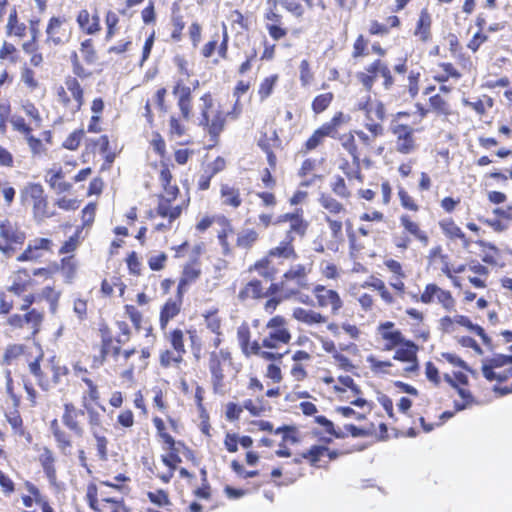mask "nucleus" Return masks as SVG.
Wrapping results in <instances>:
<instances>
[{"label": "nucleus", "instance_id": "nucleus-5", "mask_svg": "<svg viewBox=\"0 0 512 512\" xmlns=\"http://www.w3.org/2000/svg\"><path fill=\"white\" fill-rule=\"evenodd\" d=\"M172 168L173 164L167 160L160 161L158 180L162 192L157 195L156 207L148 212L150 220H154L157 217L161 218V221L153 227L154 231L159 233L171 231L174 223L181 217L183 211L189 205V200L182 204H173L180 195V188L174 180Z\"/></svg>", "mask_w": 512, "mask_h": 512}, {"label": "nucleus", "instance_id": "nucleus-8", "mask_svg": "<svg viewBox=\"0 0 512 512\" xmlns=\"http://www.w3.org/2000/svg\"><path fill=\"white\" fill-rule=\"evenodd\" d=\"M265 334L261 339L262 359L281 360L290 350L282 351L292 340L289 322L283 315H273L264 326Z\"/></svg>", "mask_w": 512, "mask_h": 512}, {"label": "nucleus", "instance_id": "nucleus-13", "mask_svg": "<svg viewBox=\"0 0 512 512\" xmlns=\"http://www.w3.org/2000/svg\"><path fill=\"white\" fill-rule=\"evenodd\" d=\"M31 284V277L28 270L19 269L15 273L9 291L14 293L16 298H21L19 309L24 311V314H14L8 318L7 323L13 328H22L32 320V310H29L32 305V294H26Z\"/></svg>", "mask_w": 512, "mask_h": 512}, {"label": "nucleus", "instance_id": "nucleus-50", "mask_svg": "<svg viewBox=\"0 0 512 512\" xmlns=\"http://www.w3.org/2000/svg\"><path fill=\"white\" fill-rule=\"evenodd\" d=\"M480 249L481 252V263L491 267L502 266L501 250L492 242L478 239L474 242Z\"/></svg>", "mask_w": 512, "mask_h": 512}, {"label": "nucleus", "instance_id": "nucleus-53", "mask_svg": "<svg viewBox=\"0 0 512 512\" xmlns=\"http://www.w3.org/2000/svg\"><path fill=\"white\" fill-rule=\"evenodd\" d=\"M413 35L422 43L432 40V16L427 7L420 10Z\"/></svg>", "mask_w": 512, "mask_h": 512}, {"label": "nucleus", "instance_id": "nucleus-56", "mask_svg": "<svg viewBox=\"0 0 512 512\" xmlns=\"http://www.w3.org/2000/svg\"><path fill=\"white\" fill-rule=\"evenodd\" d=\"M260 240V233L255 228H243L236 233L234 251L236 249L249 252Z\"/></svg>", "mask_w": 512, "mask_h": 512}, {"label": "nucleus", "instance_id": "nucleus-60", "mask_svg": "<svg viewBox=\"0 0 512 512\" xmlns=\"http://www.w3.org/2000/svg\"><path fill=\"white\" fill-rule=\"evenodd\" d=\"M350 121V116L345 114L342 111H338L334 113L332 118L324 122L321 126H319L323 132L327 135V137H331L333 139H338L341 135H339L340 128L347 124Z\"/></svg>", "mask_w": 512, "mask_h": 512}, {"label": "nucleus", "instance_id": "nucleus-59", "mask_svg": "<svg viewBox=\"0 0 512 512\" xmlns=\"http://www.w3.org/2000/svg\"><path fill=\"white\" fill-rule=\"evenodd\" d=\"M50 431L54 437V440L56 442L58 449L63 454L70 453L72 446H73L71 436L67 431H65L62 428L58 419L54 418L50 422Z\"/></svg>", "mask_w": 512, "mask_h": 512}, {"label": "nucleus", "instance_id": "nucleus-26", "mask_svg": "<svg viewBox=\"0 0 512 512\" xmlns=\"http://www.w3.org/2000/svg\"><path fill=\"white\" fill-rule=\"evenodd\" d=\"M292 318L299 324L305 325L306 327H318L326 325V328L334 336L339 334L341 325L336 322L328 323V316L311 308L295 307L292 310Z\"/></svg>", "mask_w": 512, "mask_h": 512}, {"label": "nucleus", "instance_id": "nucleus-17", "mask_svg": "<svg viewBox=\"0 0 512 512\" xmlns=\"http://www.w3.org/2000/svg\"><path fill=\"white\" fill-rule=\"evenodd\" d=\"M318 202L324 209V220L330 229L332 237L335 239L342 238V218L347 214L345 205L329 193H322L318 198Z\"/></svg>", "mask_w": 512, "mask_h": 512}, {"label": "nucleus", "instance_id": "nucleus-38", "mask_svg": "<svg viewBox=\"0 0 512 512\" xmlns=\"http://www.w3.org/2000/svg\"><path fill=\"white\" fill-rule=\"evenodd\" d=\"M508 178L512 179V169L509 170ZM492 218H479V221L496 233L506 231L512 221V205L506 208L497 207L492 211Z\"/></svg>", "mask_w": 512, "mask_h": 512}, {"label": "nucleus", "instance_id": "nucleus-2", "mask_svg": "<svg viewBox=\"0 0 512 512\" xmlns=\"http://www.w3.org/2000/svg\"><path fill=\"white\" fill-rule=\"evenodd\" d=\"M115 325L119 330L117 337L113 336L107 324L100 325V349L92 359V367L99 368L111 362L114 370H121L122 378L131 380L136 372L140 373L148 367L151 350L149 347L122 349V345L130 341L132 330L124 320L116 321Z\"/></svg>", "mask_w": 512, "mask_h": 512}, {"label": "nucleus", "instance_id": "nucleus-28", "mask_svg": "<svg viewBox=\"0 0 512 512\" xmlns=\"http://www.w3.org/2000/svg\"><path fill=\"white\" fill-rule=\"evenodd\" d=\"M64 373L60 366L55 365L54 358L44 359L41 355L34 360V376L37 378L38 385L44 390L58 383L60 376Z\"/></svg>", "mask_w": 512, "mask_h": 512}, {"label": "nucleus", "instance_id": "nucleus-6", "mask_svg": "<svg viewBox=\"0 0 512 512\" xmlns=\"http://www.w3.org/2000/svg\"><path fill=\"white\" fill-rule=\"evenodd\" d=\"M201 106L198 116V126L209 136L211 146L219 143L220 136L231 121L240 118V109L238 103L233 105L230 110H225L220 104L215 106L214 97L211 92H205L201 97Z\"/></svg>", "mask_w": 512, "mask_h": 512}, {"label": "nucleus", "instance_id": "nucleus-12", "mask_svg": "<svg viewBox=\"0 0 512 512\" xmlns=\"http://www.w3.org/2000/svg\"><path fill=\"white\" fill-rule=\"evenodd\" d=\"M57 105L62 109V117L73 119L85 103V91L80 81L72 75L65 76L63 83L54 88Z\"/></svg>", "mask_w": 512, "mask_h": 512}, {"label": "nucleus", "instance_id": "nucleus-64", "mask_svg": "<svg viewBox=\"0 0 512 512\" xmlns=\"http://www.w3.org/2000/svg\"><path fill=\"white\" fill-rule=\"evenodd\" d=\"M186 333L189 338L191 353L196 361H200L207 354L204 337L194 327H190Z\"/></svg>", "mask_w": 512, "mask_h": 512}, {"label": "nucleus", "instance_id": "nucleus-25", "mask_svg": "<svg viewBox=\"0 0 512 512\" xmlns=\"http://www.w3.org/2000/svg\"><path fill=\"white\" fill-rule=\"evenodd\" d=\"M86 419L89 431L95 440L96 456L100 461H106L109 439L105 435L107 429L104 427L103 415L96 409H88V418Z\"/></svg>", "mask_w": 512, "mask_h": 512}, {"label": "nucleus", "instance_id": "nucleus-43", "mask_svg": "<svg viewBox=\"0 0 512 512\" xmlns=\"http://www.w3.org/2000/svg\"><path fill=\"white\" fill-rule=\"evenodd\" d=\"M267 298L266 288L263 282L258 278H253L247 281L238 291L237 299L241 303L251 301H261Z\"/></svg>", "mask_w": 512, "mask_h": 512}, {"label": "nucleus", "instance_id": "nucleus-57", "mask_svg": "<svg viewBox=\"0 0 512 512\" xmlns=\"http://www.w3.org/2000/svg\"><path fill=\"white\" fill-rule=\"evenodd\" d=\"M401 25V19L397 15L388 16L386 23H381L377 19H373L369 23L368 34L370 36L384 37L390 33L391 29H400Z\"/></svg>", "mask_w": 512, "mask_h": 512}, {"label": "nucleus", "instance_id": "nucleus-46", "mask_svg": "<svg viewBox=\"0 0 512 512\" xmlns=\"http://www.w3.org/2000/svg\"><path fill=\"white\" fill-rule=\"evenodd\" d=\"M428 104L431 107V113L443 121H449L452 116L456 115V111L449 99L443 94L436 93L428 98Z\"/></svg>", "mask_w": 512, "mask_h": 512}, {"label": "nucleus", "instance_id": "nucleus-18", "mask_svg": "<svg viewBox=\"0 0 512 512\" xmlns=\"http://www.w3.org/2000/svg\"><path fill=\"white\" fill-rule=\"evenodd\" d=\"M232 353L228 348L213 349L208 353V369L211 375V385L214 394L224 395L226 393V376L223 364L232 362Z\"/></svg>", "mask_w": 512, "mask_h": 512}, {"label": "nucleus", "instance_id": "nucleus-31", "mask_svg": "<svg viewBox=\"0 0 512 512\" xmlns=\"http://www.w3.org/2000/svg\"><path fill=\"white\" fill-rule=\"evenodd\" d=\"M183 302L184 295L178 294V291H176L174 296L167 298L161 305L158 318L161 331L165 332L170 322L180 316L183 310Z\"/></svg>", "mask_w": 512, "mask_h": 512}, {"label": "nucleus", "instance_id": "nucleus-27", "mask_svg": "<svg viewBox=\"0 0 512 512\" xmlns=\"http://www.w3.org/2000/svg\"><path fill=\"white\" fill-rule=\"evenodd\" d=\"M459 327H464L468 331L479 336L483 340V343L486 344L489 342V338L486 335L485 330L480 325L474 324L466 315H445L439 319V330L444 334H455Z\"/></svg>", "mask_w": 512, "mask_h": 512}, {"label": "nucleus", "instance_id": "nucleus-33", "mask_svg": "<svg viewBox=\"0 0 512 512\" xmlns=\"http://www.w3.org/2000/svg\"><path fill=\"white\" fill-rule=\"evenodd\" d=\"M151 421L155 429V437L161 445L175 439L173 434L180 433L181 422L176 417L167 415L165 420L155 415L152 417Z\"/></svg>", "mask_w": 512, "mask_h": 512}, {"label": "nucleus", "instance_id": "nucleus-45", "mask_svg": "<svg viewBox=\"0 0 512 512\" xmlns=\"http://www.w3.org/2000/svg\"><path fill=\"white\" fill-rule=\"evenodd\" d=\"M405 314L415 322L411 328L413 338L421 343L427 342L430 338V330L424 323V313L417 308L409 307L405 310Z\"/></svg>", "mask_w": 512, "mask_h": 512}, {"label": "nucleus", "instance_id": "nucleus-42", "mask_svg": "<svg viewBox=\"0 0 512 512\" xmlns=\"http://www.w3.org/2000/svg\"><path fill=\"white\" fill-rule=\"evenodd\" d=\"M48 41L58 45L69 39L71 29L67 19L62 17H52L46 28Z\"/></svg>", "mask_w": 512, "mask_h": 512}, {"label": "nucleus", "instance_id": "nucleus-40", "mask_svg": "<svg viewBox=\"0 0 512 512\" xmlns=\"http://www.w3.org/2000/svg\"><path fill=\"white\" fill-rule=\"evenodd\" d=\"M220 204L233 211L238 210L244 203L241 189L236 183L221 182L219 184Z\"/></svg>", "mask_w": 512, "mask_h": 512}, {"label": "nucleus", "instance_id": "nucleus-62", "mask_svg": "<svg viewBox=\"0 0 512 512\" xmlns=\"http://www.w3.org/2000/svg\"><path fill=\"white\" fill-rule=\"evenodd\" d=\"M439 71L433 76V80L439 84H444L449 80L459 81L463 73L451 62H441L438 64Z\"/></svg>", "mask_w": 512, "mask_h": 512}, {"label": "nucleus", "instance_id": "nucleus-61", "mask_svg": "<svg viewBox=\"0 0 512 512\" xmlns=\"http://www.w3.org/2000/svg\"><path fill=\"white\" fill-rule=\"evenodd\" d=\"M45 180L58 193L68 192L72 188V184L65 181V174L60 167L47 170Z\"/></svg>", "mask_w": 512, "mask_h": 512}, {"label": "nucleus", "instance_id": "nucleus-3", "mask_svg": "<svg viewBox=\"0 0 512 512\" xmlns=\"http://www.w3.org/2000/svg\"><path fill=\"white\" fill-rule=\"evenodd\" d=\"M282 221H289V228L285 231L284 238L248 268L249 272L256 273L266 281H274L286 261L298 259L296 238H304L310 226L302 208L282 213L277 222Z\"/></svg>", "mask_w": 512, "mask_h": 512}, {"label": "nucleus", "instance_id": "nucleus-9", "mask_svg": "<svg viewBox=\"0 0 512 512\" xmlns=\"http://www.w3.org/2000/svg\"><path fill=\"white\" fill-rule=\"evenodd\" d=\"M81 381L87 388L81 397L83 408H78L72 402H66L63 405L62 414V423L80 438L85 434L84 419L88 418V409H95L92 404H98L101 399L99 387L93 379L84 375Z\"/></svg>", "mask_w": 512, "mask_h": 512}, {"label": "nucleus", "instance_id": "nucleus-36", "mask_svg": "<svg viewBox=\"0 0 512 512\" xmlns=\"http://www.w3.org/2000/svg\"><path fill=\"white\" fill-rule=\"evenodd\" d=\"M328 444L324 445H312L309 449L302 452L299 458H296V463H300L301 460H306L311 466L319 468L321 467V461L323 458H327L328 461L335 460L341 455L338 450H331L327 447Z\"/></svg>", "mask_w": 512, "mask_h": 512}, {"label": "nucleus", "instance_id": "nucleus-39", "mask_svg": "<svg viewBox=\"0 0 512 512\" xmlns=\"http://www.w3.org/2000/svg\"><path fill=\"white\" fill-rule=\"evenodd\" d=\"M218 226L219 229L217 230L216 238L221 247L222 254L224 256H233L234 246L230 238L233 236L236 237L237 232L235 226L232 220L224 214L219 218Z\"/></svg>", "mask_w": 512, "mask_h": 512}, {"label": "nucleus", "instance_id": "nucleus-19", "mask_svg": "<svg viewBox=\"0 0 512 512\" xmlns=\"http://www.w3.org/2000/svg\"><path fill=\"white\" fill-rule=\"evenodd\" d=\"M512 363V356L495 355L483 360L481 371L489 382H496V387L503 391V386L508 384L512 377V369L505 366Z\"/></svg>", "mask_w": 512, "mask_h": 512}, {"label": "nucleus", "instance_id": "nucleus-20", "mask_svg": "<svg viewBox=\"0 0 512 512\" xmlns=\"http://www.w3.org/2000/svg\"><path fill=\"white\" fill-rule=\"evenodd\" d=\"M356 109L364 112L367 120L364 127L373 137L377 138L384 134L382 122L386 118V109L382 102H373L370 93H367L365 99L356 104Z\"/></svg>", "mask_w": 512, "mask_h": 512}, {"label": "nucleus", "instance_id": "nucleus-35", "mask_svg": "<svg viewBox=\"0 0 512 512\" xmlns=\"http://www.w3.org/2000/svg\"><path fill=\"white\" fill-rule=\"evenodd\" d=\"M202 275L201 262L199 258L194 257L187 261L181 270V274L177 283L176 291L178 294L185 295L189 287L195 284Z\"/></svg>", "mask_w": 512, "mask_h": 512}, {"label": "nucleus", "instance_id": "nucleus-34", "mask_svg": "<svg viewBox=\"0 0 512 512\" xmlns=\"http://www.w3.org/2000/svg\"><path fill=\"white\" fill-rule=\"evenodd\" d=\"M378 341L383 344V350L392 351L404 338L403 333L393 321L387 320L380 322L375 330Z\"/></svg>", "mask_w": 512, "mask_h": 512}, {"label": "nucleus", "instance_id": "nucleus-63", "mask_svg": "<svg viewBox=\"0 0 512 512\" xmlns=\"http://www.w3.org/2000/svg\"><path fill=\"white\" fill-rule=\"evenodd\" d=\"M470 261L466 263L459 264L456 267H452L450 262L445 263L441 267V272L445 275L451 282L454 288L462 289L463 279L460 276L461 273H465L469 271Z\"/></svg>", "mask_w": 512, "mask_h": 512}, {"label": "nucleus", "instance_id": "nucleus-32", "mask_svg": "<svg viewBox=\"0 0 512 512\" xmlns=\"http://www.w3.org/2000/svg\"><path fill=\"white\" fill-rule=\"evenodd\" d=\"M201 316L205 328L214 335L209 346L218 349L224 342L223 318L220 315L219 308L211 307L205 310Z\"/></svg>", "mask_w": 512, "mask_h": 512}, {"label": "nucleus", "instance_id": "nucleus-22", "mask_svg": "<svg viewBox=\"0 0 512 512\" xmlns=\"http://www.w3.org/2000/svg\"><path fill=\"white\" fill-rule=\"evenodd\" d=\"M199 86L200 82L198 79H195L191 86L182 77H177L173 81L171 93L184 120H190L193 115V92Z\"/></svg>", "mask_w": 512, "mask_h": 512}, {"label": "nucleus", "instance_id": "nucleus-44", "mask_svg": "<svg viewBox=\"0 0 512 512\" xmlns=\"http://www.w3.org/2000/svg\"><path fill=\"white\" fill-rule=\"evenodd\" d=\"M312 358V354L305 350L292 352L291 360L293 363L290 368V375L295 381L302 382L308 377L307 368Z\"/></svg>", "mask_w": 512, "mask_h": 512}, {"label": "nucleus", "instance_id": "nucleus-37", "mask_svg": "<svg viewBox=\"0 0 512 512\" xmlns=\"http://www.w3.org/2000/svg\"><path fill=\"white\" fill-rule=\"evenodd\" d=\"M252 333L248 323H241L236 332V338L242 354L249 358L259 356L262 358L261 340H251Z\"/></svg>", "mask_w": 512, "mask_h": 512}, {"label": "nucleus", "instance_id": "nucleus-54", "mask_svg": "<svg viewBox=\"0 0 512 512\" xmlns=\"http://www.w3.org/2000/svg\"><path fill=\"white\" fill-rule=\"evenodd\" d=\"M76 22L80 30L87 35L98 34L102 29L99 15L90 14L87 9H81L78 12Z\"/></svg>", "mask_w": 512, "mask_h": 512}, {"label": "nucleus", "instance_id": "nucleus-29", "mask_svg": "<svg viewBox=\"0 0 512 512\" xmlns=\"http://www.w3.org/2000/svg\"><path fill=\"white\" fill-rule=\"evenodd\" d=\"M438 227L445 237L450 242L459 243L461 248L469 250L473 244V240L463 231L452 217H444L438 221Z\"/></svg>", "mask_w": 512, "mask_h": 512}, {"label": "nucleus", "instance_id": "nucleus-11", "mask_svg": "<svg viewBox=\"0 0 512 512\" xmlns=\"http://www.w3.org/2000/svg\"><path fill=\"white\" fill-rule=\"evenodd\" d=\"M164 453L160 455V461L165 466L164 471H155L154 477L163 484H168L173 479L178 466L182 463L183 456L192 465L198 466L199 460L195 451L184 441L173 439L161 445Z\"/></svg>", "mask_w": 512, "mask_h": 512}, {"label": "nucleus", "instance_id": "nucleus-7", "mask_svg": "<svg viewBox=\"0 0 512 512\" xmlns=\"http://www.w3.org/2000/svg\"><path fill=\"white\" fill-rule=\"evenodd\" d=\"M131 479L126 473H118L113 477V481L102 480L99 484L91 481L86 486L84 500L92 512H130L123 498L108 497L100 486L113 488L119 492L127 489V484Z\"/></svg>", "mask_w": 512, "mask_h": 512}, {"label": "nucleus", "instance_id": "nucleus-14", "mask_svg": "<svg viewBox=\"0 0 512 512\" xmlns=\"http://www.w3.org/2000/svg\"><path fill=\"white\" fill-rule=\"evenodd\" d=\"M399 224L402 228L401 232L393 233L391 236V242L396 249L404 252L410 248L413 241L423 247L428 246L430 243L428 232L411 215L401 214Z\"/></svg>", "mask_w": 512, "mask_h": 512}, {"label": "nucleus", "instance_id": "nucleus-52", "mask_svg": "<svg viewBox=\"0 0 512 512\" xmlns=\"http://www.w3.org/2000/svg\"><path fill=\"white\" fill-rule=\"evenodd\" d=\"M376 434V425L372 422H367L361 425L345 424L342 428H338L336 439L345 438L348 436L354 438H365L372 437Z\"/></svg>", "mask_w": 512, "mask_h": 512}, {"label": "nucleus", "instance_id": "nucleus-16", "mask_svg": "<svg viewBox=\"0 0 512 512\" xmlns=\"http://www.w3.org/2000/svg\"><path fill=\"white\" fill-rule=\"evenodd\" d=\"M375 139L372 134L368 135L360 129L350 130L338 138L341 147L351 156L353 163H363L366 167L370 166L371 160L365 156L364 151L372 147Z\"/></svg>", "mask_w": 512, "mask_h": 512}, {"label": "nucleus", "instance_id": "nucleus-55", "mask_svg": "<svg viewBox=\"0 0 512 512\" xmlns=\"http://www.w3.org/2000/svg\"><path fill=\"white\" fill-rule=\"evenodd\" d=\"M318 166V161L314 158H306L302 161L297 175L302 179L301 186L309 187L317 181L323 180V175L316 174L315 171Z\"/></svg>", "mask_w": 512, "mask_h": 512}, {"label": "nucleus", "instance_id": "nucleus-15", "mask_svg": "<svg viewBox=\"0 0 512 512\" xmlns=\"http://www.w3.org/2000/svg\"><path fill=\"white\" fill-rule=\"evenodd\" d=\"M378 78L382 79L384 90H391L395 86L396 79L392 70L389 64L381 58L374 59L363 70L355 74L356 81L367 93H371Z\"/></svg>", "mask_w": 512, "mask_h": 512}, {"label": "nucleus", "instance_id": "nucleus-23", "mask_svg": "<svg viewBox=\"0 0 512 512\" xmlns=\"http://www.w3.org/2000/svg\"><path fill=\"white\" fill-rule=\"evenodd\" d=\"M423 128H413L412 126L392 121L390 131L395 137V150L401 155H410L417 151L419 144L415 137V132H422Z\"/></svg>", "mask_w": 512, "mask_h": 512}, {"label": "nucleus", "instance_id": "nucleus-24", "mask_svg": "<svg viewBox=\"0 0 512 512\" xmlns=\"http://www.w3.org/2000/svg\"><path fill=\"white\" fill-rule=\"evenodd\" d=\"M311 293L315 300H312L311 305L322 310H329L332 316L339 315L344 307V300L336 289L317 283L311 288Z\"/></svg>", "mask_w": 512, "mask_h": 512}, {"label": "nucleus", "instance_id": "nucleus-49", "mask_svg": "<svg viewBox=\"0 0 512 512\" xmlns=\"http://www.w3.org/2000/svg\"><path fill=\"white\" fill-rule=\"evenodd\" d=\"M314 423L317 425L312 428V434L318 437L319 441L323 444H330L333 439H336L338 428L334 423L323 415L316 416Z\"/></svg>", "mask_w": 512, "mask_h": 512}, {"label": "nucleus", "instance_id": "nucleus-21", "mask_svg": "<svg viewBox=\"0 0 512 512\" xmlns=\"http://www.w3.org/2000/svg\"><path fill=\"white\" fill-rule=\"evenodd\" d=\"M26 240V233L17 223L5 219L0 221V251L11 257L21 250Z\"/></svg>", "mask_w": 512, "mask_h": 512}, {"label": "nucleus", "instance_id": "nucleus-47", "mask_svg": "<svg viewBox=\"0 0 512 512\" xmlns=\"http://www.w3.org/2000/svg\"><path fill=\"white\" fill-rule=\"evenodd\" d=\"M147 500L154 507H147L143 512H168L173 505L169 492L165 489L158 488L153 491L146 492Z\"/></svg>", "mask_w": 512, "mask_h": 512}, {"label": "nucleus", "instance_id": "nucleus-41", "mask_svg": "<svg viewBox=\"0 0 512 512\" xmlns=\"http://www.w3.org/2000/svg\"><path fill=\"white\" fill-rule=\"evenodd\" d=\"M395 352L393 355V359L409 363L410 365L406 368V371L408 372H415L418 370V359H417V353L419 350L418 345L409 339H406L405 337L402 339L401 344H399L395 348Z\"/></svg>", "mask_w": 512, "mask_h": 512}, {"label": "nucleus", "instance_id": "nucleus-4", "mask_svg": "<svg viewBox=\"0 0 512 512\" xmlns=\"http://www.w3.org/2000/svg\"><path fill=\"white\" fill-rule=\"evenodd\" d=\"M312 263H298L291 265L282 275L278 282L271 281L266 288L267 299L263 304V310L273 315L279 305L288 299H294L301 304H312V298L303 292L309 290V275L312 273Z\"/></svg>", "mask_w": 512, "mask_h": 512}, {"label": "nucleus", "instance_id": "nucleus-1", "mask_svg": "<svg viewBox=\"0 0 512 512\" xmlns=\"http://www.w3.org/2000/svg\"><path fill=\"white\" fill-rule=\"evenodd\" d=\"M383 265L391 274L389 283L387 284L383 279L372 275L362 284V287L376 291L386 306H394L409 295L410 299L416 303L437 304L447 312L455 310L456 300L450 290L440 287L435 282H429L421 293H408L404 264L390 257L383 260Z\"/></svg>", "mask_w": 512, "mask_h": 512}, {"label": "nucleus", "instance_id": "nucleus-58", "mask_svg": "<svg viewBox=\"0 0 512 512\" xmlns=\"http://www.w3.org/2000/svg\"><path fill=\"white\" fill-rule=\"evenodd\" d=\"M123 309L125 316L131 321L136 332H140L144 329L146 331V336H150L152 334L153 327L149 321L145 319L142 311L133 304H126Z\"/></svg>", "mask_w": 512, "mask_h": 512}, {"label": "nucleus", "instance_id": "nucleus-48", "mask_svg": "<svg viewBox=\"0 0 512 512\" xmlns=\"http://www.w3.org/2000/svg\"><path fill=\"white\" fill-rule=\"evenodd\" d=\"M467 280L476 289H485L488 286L490 276L489 268L476 259L470 260Z\"/></svg>", "mask_w": 512, "mask_h": 512}, {"label": "nucleus", "instance_id": "nucleus-51", "mask_svg": "<svg viewBox=\"0 0 512 512\" xmlns=\"http://www.w3.org/2000/svg\"><path fill=\"white\" fill-rule=\"evenodd\" d=\"M37 461L42 467L43 472L51 484L56 483V457L52 449L48 447L38 448Z\"/></svg>", "mask_w": 512, "mask_h": 512}, {"label": "nucleus", "instance_id": "nucleus-10", "mask_svg": "<svg viewBox=\"0 0 512 512\" xmlns=\"http://www.w3.org/2000/svg\"><path fill=\"white\" fill-rule=\"evenodd\" d=\"M279 4L296 19H302L305 15V7L298 0H266L263 12L264 27L275 42L285 39L289 34V28L285 25L283 15L279 11Z\"/></svg>", "mask_w": 512, "mask_h": 512}, {"label": "nucleus", "instance_id": "nucleus-30", "mask_svg": "<svg viewBox=\"0 0 512 512\" xmlns=\"http://www.w3.org/2000/svg\"><path fill=\"white\" fill-rule=\"evenodd\" d=\"M229 34L225 24L222 26V32L218 31L211 35L210 39L201 47L200 54L203 58H211L215 52L222 60L228 58Z\"/></svg>", "mask_w": 512, "mask_h": 512}]
</instances>
